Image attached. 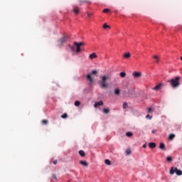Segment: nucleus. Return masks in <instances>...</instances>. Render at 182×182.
Segmentation results:
<instances>
[{"label":"nucleus","instance_id":"obj_1","mask_svg":"<svg viewBox=\"0 0 182 182\" xmlns=\"http://www.w3.org/2000/svg\"><path fill=\"white\" fill-rule=\"evenodd\" d=\"M100 86L102 89H107L109 87V84H107V80H109V76L102 75L100 77Z\"/></svg>","mask_w":182,"mask_h":182},{"label":"nucleus","instance_id":"obj_2","mask_svg":"<svg viewBox=\"0 0 182 182\" xmlns=\"http://www.w3.org/2000/svg\"><path fill=\"white\" fill-rule=\"evenodd\" d=\"M168 82L171 83V86H172V87H178V86H180V77H176L174 79L169 80Z\"/></svg>","mask_w":182,"mask_h":182},{"label":"nucleus","instance_id":"obj_3","mask_svg":"<svg viewBox=\"0 0 182 182\" xmlns=\"http://www.w3.org/2000/svg\"><path fill=\"white\" fill-rule=\"evenodd\" d=\"M174 173H176L177 176H182L181 170H179L177 168L171 167L170 170V174L173 175Z\"/></svg>","mask_w":182,"mask_h":182},{"label":"nucleus","instance_id":"obj_4","mask_svg":"<svg viewBox=\"0 0 182 182\" xmlns=\"http://www.w3.org/2000/svg\"><path fill=\"white\" fill-rule=\"evenodd\" d=\"M68 41H69V36H63L62 38H60L58 40L59 46H62V45H63V43H66V42H68Z\"/></svg>","mask_w":182,"mask_h":182},{"label":"nucleus","instance_id":"obj_5","mask_svg":"<svg viewBox=\"0 0 182 182\" xmlns=\"http://www.w3.org/2000/svg\"><path fill=\"white\" fill-rule=\"evenodd\" d=\"M92 75H97V71L94 70L91 72L90 74H87L86 76L87 80L90 81V83H93L94 80L92 78Z\"/></svg>","mask_w":182,"mask_h":182},{"label":"nucleus","instance_id":"obj_6","mask_svg":"<svg viewBox=\"0 0 182 182\" xmlns=\"http://www.w3.org/2000/svg\"><path fill=\"white\" fill-rule=\"evenodd\" d=\"M74 45L76 46V53H79L80 52V46H83L85 45L84 43H77V42H74Z\"/></svg>","mask_w":182,"mask_h":182},{"label":"nucleus","instance_id":"obj_7","mask_svg":"<svg viewBox=\"0 0 182 182\" xmlns=\"http://www.w3.org/2000/svg\"><path fill=\"white\" fill-rule=\"evenodd\" d=\"M80 11L79 7L77 6H75L73 10V12H74L75 15H78Z\"/></svg>","mask_w":182,"mask_h":182},{"label":"nucleus","instance_id":"obj_8","mask_svg":"<svg viewBox=\"0 0 182 182\" xmlns=\"http://www.w3.org/2000/svg\"><path fill=\"white\" fill-rule=\"evenodd\" d=\"M99 106H103V101L100 100L97 102H95L94 105L95 107H99Z\"/></svg>","mask_w":182,"mask_h":182},{"label":"nucleus","instance_id":"obj_9","mask_svg":"<svg viewBox=\"0 0 182 182\" xmlns=\"http://www.w3.org/2000/svg\"><path fill=\"white\" fill-rule=\"evenodd\" d=\"M80 164H81L82 166H84V167L89 166V164L86 162V161H80Z\"/></svg>","mask_w":182,"mask_h":182},{"label":"nucleus","instance_id":"obj_10","mask_svg":"<svg viewBox=\"0 0 182 182\" xmlns=\"http://www.w3.org/2000/svg\"><path fill=\"white\" fill-rule=\"evenodd\" d=\"M133 76L134 77H141V73H137V72H134L133 73Z\"/></svg>","mask_w":182,"mask_h":182},{"label":"nucleus","instance_id":"obj_11","mask_svg":"<svg viewBox=\"0 0 182 182\" xmlns=\"http://www.w3.org/2000/svg\"><path fill=\"white\" fill-rule=\"evenodd\" d=\"M90 59H95L97 58V55H96V53H92L89 55Z\"/></svg>","mask_w":182,"mask_h":182},{"label":"nucleus","instance_id":"obj_12","mask_svg":"<svg viewBox=\"0 0 182 182\" xmlns=\"http://www.w3.org/2000/svg\"><path fill=\"white\" fill-rule=\"evenodd\" d=\"M89 0H80V5H83L85 4H89Z\"/></svg>","mask_w":182,"mask_h":182},{"label":"nucleus","instance_id":"obj_13","mask_svg":"<svg viewBox=\"0 0 182 182\" xmlns=\"http://www.w3.org/2000/svg\"><path fill=\"white\" fill-rule=\"evenodd\" d=\"M149 147H150V149H154L156 147V143H154V142L149 143Z\"/></svg>","mask_w":182,"mask_h":182},{"label":"nucleus","instance_id":"obj_14","mask_svg":"<svg viewBox=\"0 0 182 182\" xmlns=\"http://www.w3.org/2000/svg\"><path fill=\"white\" fill-rule=\"evenodd\" d=\"M159 149H161V150H165V149H166V145H164V143H160V144H159Z\"/></svg>","mask_w":182,"mask_h":182},{"label":"nucleus","instance_id":"obj_15","mask_svg":"<svg viewBox=\"0 0 182 182\" xmlns=\"http://www.w3.org/2000/svg\"><path fill=\"white\" fill-rule=\"evenodd\" d=\"M114 95H116L117 96H119V95H120V89L115 88V90H114Z\"/></svg>","mask_w":182,"mask_h":182},{"label":"nucleus","instance_id":"obj_16","mask_svg":"<svg viewBox=\"0 0 182 182\" xmlns=\"http://www.w3.org/2000/svg\"><path fill=\"white\" fill-rule=\"evenodd\" d=\"M160 87H161V84L156 85L153 90H159Z\"/></svg>","mask_w":182,"mask_h":182},{"label":"nucleus","instance_id":"obj_17","mask_svg":"<svg viewBox=\"0 0 182 182\" xmlns=\"http://www.w3.org/2000/svg\"><path fill=\"white\" fill-rule=\"evenodd\" d=\"M79 154L81 157H85V156H86V154L82 150L79 151Z\"/></svg>","mask_w":182,"mask_h":182},{"label":"nucleus","instance_id":"obj_18","mask_svg":"<svg viewBox=\"0 0 182 182\" xmlns=\"http://www.w3.org/2000/svg\"><path fill=\"white\" fill-rule=\"evenodd\" d=\"M130 56H131L130 53H126L124 55V58H125L126 59H129V58H130Z\"/></svg>","mask_w":182,"mask_h":182},{"label":"nucleus","instance_id":"obj_19","mask_svg":"<svg viewBox=\"0 0 182 182\" xmlns=\"http://www.w3.org/2000/svg\"><path fill=\"white\" fill-rule=\"evenodd\" d=\"M153 58H154V59H155V60H156V62L157 63H159V62H160V58H159V56H157V55H154Z\"/></svg>","mask_w":182,"mask_h":182},{"label":"nucleus","instance_id":"obj_20","mask_svg":"<svg viewBox=\"0 0 182 182\" xmlns=\"http://www.w3.org/2000/svg\"><path fill=\"white\" fill-rule=\"evenodd\" d=\"M103 112L105 113V114H107L108 113H110V109L105 108L103 109Z\"/></svg>","mask_w":182,"mask_h":182},{"label":"nucleus","instance_id":"obj_21","mask_svg":"<svg viewBox=\"0 0 182 182\" xmlns=\"http://www.w3.org/2000/svg\"><path fill=\"white\" fill-rule=\"evenodd\" d=\"M105 163L107 166H110V164H112V162L109 159H105Z\"/></svg>","mask_w":182,"mask_h":182},{"label":"nucleus","instance_id":"obj_22","mask_svg":"<svg viewBox=\"0 0 182 182\" xmlns=\"http://www.w3.org/2000/svg\"><path fill=\"white\" fill-rule=\"evenodd\" d=\"M168 137H169V140H173V139L176 137V135L174 134H171Z\"/></svg>","mask_w":182,"mask_h":182},{"label":"nucleus","instance_id":"obj_23","mask_svg":"<svg viewBox=\"0 0 182 182\" xmlns=\"http://www.w3.org/2000/svg\"><path fill=\"white\" fill-rule=\"evenodd\" d=\"M107 28H108L109 29H110V26H109V25H107V23H104V25H103V28H104V29H107Z\"/></svg>","mask_w":182,"mask_h":182},{"label":"nucleus","instance_id":"obj_24","mask_svg":"<svg viewBox=\"0 0 182 182\" xmlns=\"http://www.w3.org/2000/svg\"><path fill=\"white\" fill-rule=\"evenodd\" d=\"M119 76H120L121 77H126V73H124V72L120 73H119Z\"/></svg>","mask_w":182,"mask_h":182},{"label":"nucleus","instance_id":"obj_25","mask_svg":"<svg viewBox=\"0 0 182 182\" xmlns=\"http://www.w3.org/2000/svg\"><path fill=\"white\" fill-rule=\"evenodd\" d=\"M62 119H68V114L64 113L63 115H61Z\"/></svg>","mask_w":182,"mask_h":182},{"label":"nucleus","instance_id":"obj_26","mask_svg":"<svg viewBox=\"0 0 182 182\" xmlns=\"http://www.w3.org/2000/svg\"><path fill=\"white\" fill-rule=\"evenodd\" d=\"M126 153L127 156L132 154V150L130 149H127Z\"/></svg>","mask_w":182,"mask_h":182},{"label":"nucleus","instance_id":"obj_27","mask_svg":"<svg viewBox=\"0 0 182 182\" xmlns=\"http://www.w3.org/2000/svg\"><path fill=\"white\" fill-rule=\"evenodd\" d=\"M126 136H127V137H132V136H133V133H132V132H127L126 133Z\"/></svg>","mask_w":182,"mask_h":182},{"label":"nucleus","instance_id":"obj_28","mask_svg":"<svg viewBox=\"0 0 182 182\" xmlns=\"http://www.w3.org/2000/svg\"><path fill=\"white\" fill-rule=\"evenodd\" d=\"M104 14H108V12H110V10L109 9H105L103 10Z\"/></svg>","mask_w":182,"mask_h":182},{"label":"nucleus","instance_id":"obj_29","mask_svg":"<svg viewBox=\"0 0 182 182\" xmlns=\"http://www.w3.org/2000/svg\"><path fill=\"white\" fill-rule=\"evenodd\" d=\"M74 105H75V106H76V107L80 106V102H79V101H75Z\"/></svg>","mask_w":182,"mask_h":182},{"label":"nucleus","instance_id":"obj_30","mask_svg":"<svg viewBox=\"0 0 182 182\" xmlns=\"http://www.w3.org/2000/svg\"><path fill=\"white\" fill-rule=\"evenodd\" d=\"M123 109H127V102L123 103Z\"/></svg>","mask_w":182,"mask_h":182},{"label":"nucleus","instance_id":"obj_31","mask_svg":"<svg viewBox=\"0 0 182 182\" xmlns=\"http://www.w3.org/2000/svg\"><path fill=\"white\" fill-rule=\"evenodd\" d=\"M43 124H48V120L44 119L42 121Z\"/></svg>","mask_w":182,"mask_h":182},{"label":"nucleus","instance_id":"obj_32","mask_svg":"<svg viewBox=\"0 0 182 182\" xmlns=\"http://www.w3.org/2000/svg\"><path fill=\"white\" fill-rule=\"evenodd\" d=\"M166 160H167V161H171L173 159H171V156H168V157L166 158Z\"/></svg>","mask_w":182,"mask_h":182},{"label":"nucleus","instance_id":"obj_33","mask_svg":"<svg viewBox=\"0 0 182 182\" xmlns=\"http://www.w3.org/2000/svg\"><path fill=\"white\" fill-rule=\"evenodd\" d=\"M153 109L151 108L148 109V113H151Z\"/></svg>","mask_w":182,"mask_h":182},{"label":"nucleus","instance_id":"obj_34","mask_svg":"<svg viewBox=\"0 0 182 182\" xmlns=\"http://www.w3.org/2000/svg\"><path fill=\"white\" fill-rule=\"evenodd\" d=\"M53 178H54V180H58V178L55 174L53 175Z\"/></svg>","mask_w":182,"mask_h":182},{"label":"nucleus","instance_id":"obj_35","mask_svg":"<svg viewBox=\"0 0 182 182\" xmlns=\"http://www.w3.org/2000/svg\"><path fill=\"white\" fill-rule=\"evenodd\" d=\"M152 133H153V134L157 133V129H154V130H152Z\"/></svg>","mask_w":182,"mask_h":182},{"label":"nucleus","instance_id":"obj_36","mask_svg":"<svg viewBox=\"0 0 182 182\" xmlns=\"http://www.w3.org/2000/svg\"><path fill=\"white\" fill-rule=\"evenodd\" d=\"M146 119H151V117H150V115H146Z\"/></svg>","mask_w":182,"mask_h":182},{"label":"nucleus","instance_id":"obj_37","mask_svg":"<svg viewBox=\"0 0 182 182\" xmlns=\"http://www.w3.org/2000/svg\"><path fill=\"white\" fill-rule=\"evenodd\" d=\"M53 164H58V160L54 161Z\"/></svg>","mask_w":182,"mask_h":182},{"label":"nucleus","instance_id":"obj_38","mask_svg":"<svg viewBox=\"0 0 182 182\" xmlns=\"http://www.w3.org/2000/svg\"><path fill=\"white\" fill-rule=\"evenodd\" d=\"M146 147H147V145H146V144H144L143 145V148H144V149H146Z\"/></svg>","mask_w":182,"mask_h":182},{"label":"nucleus","instance_id":"obj_39","mask_svg":"<svg viewBox=\"0 0 182 182\" xmlns=\"http://www.w3.org/2000/svg\"><path fill=\"white\" fill-rule=\"evenodd\" d=\"M91 15H92V14H89V13L87 14V16H90Z\"/></svg>","mask_w":182,"mask_h":182},{"label":"nucleus","instance_id":"obj_40","mask_svg":"<svg viewBox=\"0 0 182 182\" xmlns=\"http://www.w3.org/2000/svg\"><path fill=\"white\" fill-rule=\"evenodd\" d=\"M72 50H75V48L73 47L71 48Z\"/></svg>","mask_w":182,"mask_h":182}]
</instances>
